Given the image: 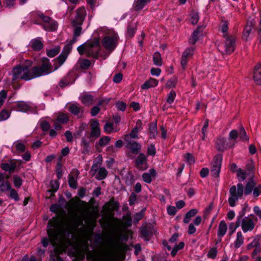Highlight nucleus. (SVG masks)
Returning <instances> with one entry per match:
<instances>
[{"mask_svg":"<svg viewBox=\"0 0 261 261\" xmlns=\"http://www.w3.org/2000/svg\"><path fill=\"white\" fill-rule=\"evenodd\" d=\"M125 142H126L125 147L130 151V152L135 155L139 154L142 147L139 143L134 140Z\"/></svg>","mask_w":261,"mask_h":261,"instance_id":"a211bd4d","label":"nucleus"},{"mask_svg":"<svg viewBox=\"0 0 261 261\" xmlns=\"http://www.w3.org/2000/svg\"><path fill=\"white\" fill-rule=\"evenodd\" d=\"M255 185L256 182L254 181L253 178H249L245 187L241 183H238L237 187L234 185L231 186L229 189L230 196L228 200L229 205L231 207H234L236 205V201L243 196V193L244 192V194L246 195L250 194Z\"/></svg>","mask_w":261,"mask_h":261,"instance_id":"7ed1b4c3","label":"nucleus"},{"mask_svg":"<svg viewBox=\"0 0 261 261\" xmlns=\"http://www.w3.org/2000/svg\"><path fill=\"white\" fill-rule=\"evenodd\" d=\"M60 51V47L58 46L53 48L50 49L47 51V55L50 57L53 58L56 56Z\"/></svg>","mask_w":261,"mask_h":261,"instance_id":"de8ad7c7","label":"nucleus"},{"mask_svg":"<svg viewBox=\"0 0 261 261\" xmlns=\"http://www.w3.org/2000/svg\"><path fill=\"white\" fill-rule=\"evenodd\" d=\"M11 115V112L6 110L3 109L0 112V121L7 120Z\"/></svg>","mask_w":261,"mask_h":261,"instance_id":"603ef678","label":"nucleus"},{"mask_svg":"<svg viewBox=\"0 0 261 261\" xmlns=\"http://www.w3.org/2000/svg\"><path fill=\"white\" fill-rule=\"evenodd\" d=\"M57 120L60 123L65 124L69 121V117L67 114L60 113L58 115Z\"/></svg>","mask_w":261,"mask_h":261,"instance_id":"49530a36","label":"nucleus"},{"mask_svg":"<svg viewBox=\"0 0 261 261\" xmlns=\"http://www.w3.org/2000/svg\"><path fill=\"white\" fill-rule=\"evenodd\" d=\"M142 122L141 120H138L136 122V126L133 128L131 132L127 134L124 135L123 139L124 141H128L132 140L131 139H138V133L139 128L141 127Z\"/></svg>","mask_w":261,"mask_h":261,"instance_id":"dca6fc26","label":"nucleus"},{"mask_svg":"<svg viewBox=\"0 0 261 261\" xmlns=\"http://www.w3.org/2000/svg\"><path fill=\"white\" fill-rule=\"evenodd\" d=\"M108 175V171L105 167H101L99 169L98 173L96 175V178L99 180L105 179Z\"/></svg>","mask_w":261,"mask_h":261,"instance_id":"a19ab883","label":"nucleus"},{"mask_svg":"<svg viewBox=\"0 0 261 261\" xmlns=\"http://www.w3.org/2000/svg\"><path fill=\"white\" fill-rule=\"evenodd\" d=\"M245 170L247 176L249 178H253L254 177L255 163L252 160L248 161L245 166Z\"/></svg>","mask_w":261,"mask_h":261,"instance_id":"b1692460","label":"nucleus"},{"mask_svg":"<svg viewBox=\"0 0 261 261\" xmlns=\"http://www.w3.org/2000/svg\"><path fill=\"white\" fill-rule=\"evenodd\" d=\"M140 236L145 240L148 241L150 231L147 225L142 226L140 228Z\"/></svg>","mask_w":261,"mask_h":261,"instance_id":"ea45409f","label":"nucleus"},{"mask_svg":"<svg viewBox=\"0 0 261 261\" xmlns=\"http://www.w3.org/2000/svg\"><path fill=\"white\" fill-rule=\"evenodd\" d=\"M1 167L3 170L8 171L10 173H11L15 170L16 165L15 162L5 163L2 164Z\"/></svg>","mask_w":261,"mask_h":261,"instance_id":"7c9ffc66","label":"nucleus"},{"mask_svg":"<svg viewBox=\"0 0 261 261\" xmlns=\"http://www.w3.org/2000/svg\"><path fill=\"white\" fill-rule=\"evenodd\" d=\"M47 233L50 239V243L54 247V254L56 256L66 252L67 248L71 245V241L69 237L70 232L67 235L65 229L61 225L60 220L57 217L50 219L47 223Z\"/></svg>","mask_w":261,"mask_h":261,"instance_id":"f257e3e1","label":"nucleus"},{"mask_svg":"<svg viewBox=\"0 0 261 261\" xmlns=\"http://www.w3.org/2000/svg\"><path fill=\"white\" fill-rule=\"evenodd\" d=\"M15 110L22 112H26L29 109V106L24 101H19L14 106Z\"/></svg>","mask_w":261,"mask_h":261,"instance_id":"473e14b6","label":"nucleus"},{"mask_svg":"<svg viewBox=\"0 0 261 261\" xmlns=\"http://www.w3.org/2000/svg\"><path fill=\"white\" fill-rule=\"evenodd\" d=\"M158 84V81L157 80L150 77L141 86V88L143 90H146L150 88L155 87Z\"/></svg>","mask_w":261,"mask_h":261,"instance_id":"c756f323","label":"nucleus"},{"mask_svg":"<svg viewBox=\"0 0 261 261\" xmlns=\"http://www.w3.org/2000/svg\"><path fill=\"white\" fill-rule=\"evenodd\" d=\"M223 156L222 154H216L212 162L211 169L212 175L215 177H218L221 170Z\"/></svg>","mask_w":261,"mask_h":261,"instance_id":"9b49d317","label":"nucleus"},{"mask_svg":"<svg viewBox=\"0 0 261 261\" xmlns=\"http://www.w3.org/2000/svg\"><path fill=\"white\" fill-rule=\"evenodd\" d=\"M90 141H88L85 138H83L81 141V146L83 147L82 153L88 154L89 153L90 147Z\"/></svg>","mask_w":261,"mask_h":261,"instance_id":"4c0bfd02","label":"nucleus"},{"mask_svg":"<svg viewBox=\"0 0 261 261\" xmlns=\"http://www.w3.org/2000/svg\"><path fill=\"white\" fill-rule=\"evenodd\" d=\"M77 63L80 68L83 70L88 69L91 64V61L86 59H80L79 60Z\"/></svg>","mask_w":261,"mask_h":261,"instance_id":"e433bc0d","label":"nucleus"},{"mask_svg":"<svg viewBox=\"0 0 261 261\" xmlns=\"http://www.w3.org/2000/svg\"><path fill=\"white\" fill-rule=\"evenodd\" d=\"M88 261H115V259L108 253L98 252L89 251L87 254Z\"/></svg>","mask_w":261,"mask_h":261,"instance_id":"0eeeda50","label":"nucleus"},{"mask_svg":"<svg viewBox=\"0 0 261 261\" xmlns=\"http://www.w3.org/2000/svg\"><path fill=\"white\" fill-rule=\"evenodd\" d=\"M59 182L58 180H51L50 182L51 189L47 190V192H56L59 188Z\"/></svg>","mask_w":261,"mask_h":261,"instance_id":"a18cd8bd","label":"nucleus"},{"mask_svg":"<svg viewBox=\"0 0 261 261\" xmlns=\"http://www.w3.org/2000/svg\"><path fill=\"white\" fill-rule=\"evenodd\" d=\"M111 141V138L109 136H103L100 138L99 141L95 143L96 148H98V146L104 147L108 145Z\"/></svg>","mask_w":261,"mask_h":261,"instance_id":"f704fd0d","label":"nucleus"},{"mask_svg":"<svg viewBox=\"0 0 261 261\" xmlns=\"http://www.w3.org/2000/svg\"><path fill=\"white\" fill-rule=\"evenodd\" d=\"M176 96V93L174 90H172L169 93L167 96V102L169 103H172Z\"/></svg>","mask_w":261,"mask_h":261,"instance_id":"338daca9","label":"nucleus"},{"mask_svg":"<svg viewBox=\"0 0 261 261\" xmlns=\"http://www.w3.org/2000/svg\"><path fill=\"white\" fill-rule=\"evenodd\" d=\"M110 242L113 250L117 253L125 251L127 249L126 245L120 242L119 238L117 234L111 237Z\"/></svg>","mask_w":261,"mask_h":261,"instance_id":"f8f14e48","label":"nucleus"},{"mask_svg":"<svg viewBox=\"0 0 261 261\" xmlns=\"http://www.w3.org/2000/svg\"><path fill=\"white\" fill-rule=\"evenodd\" d=\"M257 221V218L254 215L251 214L248 217H245L241 219V225L242 229L244 232L252 231Z\"/></svg>","mask_w":261,"mask_h":261,"instance_id":"1a4fd4ad","label":"nucleus"},{"mask_svg":"<svg viewBox=\"0 0 261 261\" xmlns=\"http://www.w3.org/2000/svg\"><path fill=\"white\" fill-rule=\"evenodd\" d=\"M223 37L225 39L224 43L219 45L218 49L222 54L230 55L235 50L237 37L228 34H223Z\"/></svg>","mask_w":261,"mask_h":261,"instance_id":"39448f33","label":"nucleus"},{"mask_svg":"<svg viewBox=\"0 0 261 261\" xmlns=\"http://www.w3.org/2000/svg\"><path fill=\"white\" fill-rule=\"evenodd\" d=\"M227 230V226L226 222L224 220L221 221L219 225L217 233L218 238L220 239V241H221L222 238L226 234Z\"/></svg>","mask_w":261,"mask_h":261,"instance_id":"c85d7f7f","label":"nucleus"},{"mask_svg":"<svg viewBox=\"0 0 261 261\" xmlns=\"http://www.w3.org/2000/svg\"><path fill=\"white\" fill-rule=\"evenodd\" d=\"M144 210H142L139 213H137L134 216V223L137 224L142 219L144 215Z\"/></svg>","mask_w":261,"mask_h":261,"instance_id":"6e6d98bb","label":"nucleus"},{"mask_svg":"<svg viewBox=\"0 0 261 261\" xmlns=\"http://www.w3.org/2000/svg\"><path fill=\"white\" fill-rule=\"evenodd\" d=\"M41 66H34L30 69L32 65L30 61H27L28 65L17 66L12 70V81L15 83L18 80L29 81L42 75L47 74L51 72V65L47 58H44Z\"/></svg>","mask_w":261,"mask_h":261,"instance_id":"f03ea898","label":"nucleus"},{"mask_svg":"<svg viewBox=\"0 0 261 261\" xmlns=\"http://www.w3.org/2000/svg\"><path fill=\"white\" fill-rule=\"evenodd\" d=\"M108 204L109 206L111 207L112 211H118L120 206V204L118 201H115L113 199H111Z\"/></svg>","mask_w":261,"mask_h":261,"instance_id":"09e8293b","label":"nucleus"},{"mask_svg":"<svg viewBox=\"0 0 261 261\" xmlns=\"http://www.w3.org/2000/svg\"><path fill=\"white\" fill-rule=\"evenodd\" d=\"M104 131L107 134H110L113 130V124L111 122H107L103 127Z\"/></svg>","mask_w":261,"mask_h":261,"instance_id":"e2e57ef3","label":"nucleus"},{"mask_svg":"<svg viewBox=\"0 0 261 261\" xmlns=\"http://www.w3.org/2000/svg\"><path fill=\"white\" fill-rule=\"evenodd\" d=\"M244 238L241 231H238L237 234V238L234 242V246L236 249L240 248L244 243Z\"/></svg>","mask_w":261,"mask_h":261,"instance_id":"c9c22d12","label":"nucleus"},{"mask_svg":"<svg viewBox=\"0 0 261 261\" xmlns=\"http://www.w3.org/2000/svg\"><path fill=\"white\" fill-rule=\"evenodd\" d=\"M151 0H136L134 3V8L136 11L142 10L147 4L149 3Z\"/></svg>","mask_w":261,"mask_h":261,"instance_id":"2f4dec72","label":"nucleus"},{"mask_svg":"<svg viewBox=\"0 0 261 261\" xmlns=\"http://www.w3.org/2000/svg\"><path fill=\"white\" fill-rule=\"evenodd\" d=\"M241 225V222L237 220L236 223L231 222L229 225V235H231Z\"/></svg>","mask_w":261,"mask_h":261,"instance_id":"3c124183","label":"nucleus"},{"mask_svg":"<svg viewBox=\"0 0 261 261\" xmlns=\"http://www.w3.org/2000/svg\"><path fill=\"white\" fill-rule=\"evenodd\" d=\"M247 207H248V204L246 203H245L244 205V207H243L242 211L241 212H240L239 215L237 217V220H238L241 222V219L244 218L243 217L246 213Z\"/></svg>","mask_w":261,"mask_h":261,"instance_id":"4d7b16f0","label":"nucleus"},{"mask_svg":"<svg viewBox=\"0 0 261 261\" xmlns=\"http://www.w3.org/2000/svg\"><path fill=\"white\" fill-rule=\"evenodd\" d=\"M150 138H155L157 135V126L156 124L150 123L149 126Z\"/></svg>","mask_w":261,"mask_h":261,"instance_id":"79ce46f5","label":"nucleus"},{"mask_svg":"<svg viewBox=\"0 0 261 261\" xmlns=\"http://www.w3.org/2000/svg\"><path fill=\"white\" fill-rule=\"evenodd\" d=\"M69 111L73 115L80 118L83 117L84 108L79 103L71 104L68 108Z\"/></svg>","mask_w":261,"mask_h":261,"instance_id":"aec40b11","label":"nucleus"},{"mask_svg":"<svg viewBox=\"0 0 261 261\" xmlns=\"http://www.w3.org/2000/svg\"><path fill=\"white\" fill-rule=\"evenodd\" d=\"M195 50L194 47H190L187 48L183 53L181 60L180 64L184 70L186 68L188 61L191 58L194 54Z\"/></svg>","mask_w":261,"mask_h":261,"instance_id":"2eb2a0df","label":"nucleus"},{"mask_svg":"<svg viewBox=\"0 0 261 261\" xmlns=\"http://www.w3.org/2000/svg\"><path fill=\"white\" fill-rule=\"evenodd\" d=\"M153 62L154 64L157 66H161L162 64V60L161 54L159 52H155L153 56Z\"/></svg>","mask_w":261,"mask_h":261,"instance_id":"c03bdc74","label":"nucleus"},{"mask_svg":"<svg viewBox=\"0 0 261 261\" xmlns=\"http://www.w3.org/2000/svg\"><path fill=\"white\" fill-rule=\"evenodd\" d=\"M239 135L240 138L243 141H248V137H247L246 131L243 126L240 127Z\"/></svg>","mask_w":261,"mask_h":261,"instance_id":"13d9d810","label":"nucleus"},{"mask_svg":"<svg viewBox=\"0 0 261 261\" xmlns=\"http://www.w3.org/2000/svg\"><path fill=\"white\" fill-rule=\"evenodd\" d=\"M198 213V210L196 208H192L188 211L184 218V223L187 224L189 223L191 218L194 217Z\"/></svg>","mask_w":261,"mask_h":261,"instance_id":"72a5a7b5","label":"nucleus"},{"mask_svg":"<svg viewBox=\"0 0 261 261\" xmlns=\"http://www.w3.org/2000/svg\"><path fill=\"white\" fill-rule=\"evenodd\" d=\"M136 24L132 22H130L128 24L127 26V35L130 37H132L134 36L136 31Z\"/></svg>","mask_w":261,"mask_h":261,"instance_id":"37998d69","label":"nucleus"},{"mask_svg":"<svg viewBox=\"0 0 261 261\" xmlns=\"http://www.w3.org/2000/svg\"><path fill=\"white\" fill-rule=\"evenodd\" d=\"M80 99L82 103L86 106L93 105L95 100L93 96L88 94H84L81 96Z\"/></svg>","mask_w":261,"mask_h":261,"instance_id":"bb28decb","label":"nucleus"},{"mask_svg":"<svg viewBox=\"0 0 261 261\" xmlns=\"http://www.w3.org/2000/svg\"><path fill=\"white\" fill-rule=\"evenodd\" d=\"M86 16V11L84 7H82L76 10L75 18L71 22L72 26L74 28L72 43H75L77 41V38L81 35L82 30L81 26Z\"/></svg>","mask_w":261,"mask_h":261,"instance_id":"20e7f679","label":"nucleus"},{"mask_svg":"<svg viewBox=\"0 0 261 261\" xmlns=\"http://www.w3.org/2000/svg\"><path fill=\"white\" fill-rule=\"evenodd\" d=\"M14 185L16 188H20L22 184L21 178L17 175L14 176Z\"/></svg>","mask_w":261,"mask_h":261,"instance_id":"69168bd1","label":"nucleus"},{"mask_svg":"<svg viewBox=\"0 0 261 261\" xmlns=\"http://www.w3.org/2000/svg\"><path fill=\"white\" fill-rule=\"evenodd\" d=\"M99 123L96 120L93 119L90 124L91 130L87 137L89 141L94 142L96 139L100 136L101 131L99 127Z\"/></svg>","mask_w":261,"mask_h":261,"instance_id":"9d476101","label":"nucleus"},{"mask_svg":"<svg viewBox=\"0 0 261 261\" xmlns=\"http://www.w3.org/2000/svg\"><path fill=\"white\" fill-rule=\"evenodd\" d=\"M83 225V219L76 217L72 219L67 224V229H65L66 231V234L67 235L68 231L70 232L77 229L79 226Z\"/></svg>","mask_w":261,"mask_h":261,"instance_id":"f3484780","label":"nucleus"},{"mask_svg":"<svg viewBox=\"0 0 261 261\" xmlns=\"http://www.w3.org/2000/svg\"><path fill=\"white\" fill-rule=\"evenodd\" d=\"M156 175V171L153 168H152L149 170L148 172L143 173L142 176L144 182L150 184L152 181V178H154Z\"/></svg>","mask_w":261,"mask_h":261,"instance_id":"a878e982","label":"nucleus"},{"mask_svg":"<svg viewBox=\"0 0 261 261\" xmlns=\"http://www.w3.org/2000/svg\"><path fill=\"white\" fill-rule=\"evenodd\" d=\"M237 174L238 179L240 181H244L247 176V173L242 170L241 168H239L237 170Z\"/></svg>","mask_w":261,"mask_h":261,"instance_id":"8fccbe9b","label":"nucleus"},{"mask_svg":"<svg viewBox=\"0 0 261 261\" xmlns=\"http://www.w3.org/2000/svg\"><path fill=\"white\" fill-rule=\"evenodd\" d=\"M253 80L257 85H261V64L258 63L253 70Z\"/></svg>","mask_w":261,"mask_h":261,"instance_id":"393cba45","label":"nucleus"},{"mask_svg":"<svg viewBox=\"0 0 261 261\" xmlns=\"http://www.w3.org/2000/svg\"><path fill=\"white\" fill-rule=\"evenodd\" d=\"M205 27L199 26L193 32L192 34V36L189 40V42L191 44L194 45L196 42L199 40V37L202 35V32L203 29Z\"/></svg>","mask_w":261,"mask_h":261,"instance_id":"4be33fe9","label":"nucleus"},{"mask_svg":"<svg viewBox=\"0 0 261 261\" xmlns=\"http://www.w3.org/2000/svg\"><path fill=\"white\" fill-rule=\"evenodd\" d=\"M147 153L148 155L154 156L156 153V149L153 144H149L147 146Z\"/></svg>","mask_w":261,"mask_h":261,"instance_id":"680f3d73","label":"nucleus"},{"mask_svg":"<svg viewBox=\"0 0 261 261\" xmlns=\"http://www.w3.org/2000/svg\"><path fill=\"white\" fill-rule=\"evenodd\" d=\"M58 25L56 21L51 20L49 22L43 24V28L47 31H54L57 28Z\"/></svg>","mask_w":261,"mask_h":261,"instance_id":"58836bf2","label":"nucleus"},{"mask_svg":"<svg viewBox=\"0 0 261 261\" xmlns=\"http://www.w3.org/2000/svg\"><path fill=\"white\" fill-rule=\"evenodd\" d=\"M261 194V185L255 186L253 190V195L254 197H257Z\"/></svg>","mask_w":261,"mask_h":261,"instance_id":"774afa93","label":"nucleus"},{"mask_svg":"<svg viewBox=\"0 0 261 261\" xmlns=\"http://www.w3.org/2000/svg\"><path fill=\"white\" fill-rule=\"evenodd\" d=\"M74 43H72V40H71L69 43L66 44L64 47L63 53L68 55L71 50L72 44Z\"/></svg>","mask_w":261,"mask_h":261,"instance_id":"0e129e2a","label":"nucleus"},{"mask_svg":"<svg viewBox=\"0 0 261 261\" xmlns=\"http://www.w3.org/2000/svg\"><path fill=\"white\" fill-rule=\"evenodd\" d=\"M226 139L223 137L218 138L216 141V147L219 151H224L227 148H232L234 145V142L232 143H226Z\"/></svg>","mask_w":261,"mask_h":261,"instance_id":"6ab92c4d","label":"nucleus"},{"mask_svg":"<svg viewBox=\"0 0 261 261\" xmlns=\"http://www.w3.org/2000/svg\"><path fill=\"white\" fill-rule=\"evenodd\" d=\"M255 23L253 21H247L246 25L244 29L242 35V39L245 41H247L248 38L250 35L253 28H254Z\"/></svg>","mask_w":261,"mask_h":261,"instance_id":"5701e85b","label":"nucleus"},{"mask_svg":"<svg viewBox=\"0 0 261 261\" xmlns=\"http://www.w3.org/2000/svg\"><path fill=\"white\" fill-rule=\"evenodd\" d=\"M135 167L140 170H145L148 168L147 156L140 153L135 160Z\"/></svg>","mask_w":261,"mask_h":261,"instance_id":"ddd939ff","label":"nucleus"},{"mask_svg":"<svg viewBox=\"0 0 261 261\" xmlns=\"http://www.w3.org/2000/svg\"><path fill=\"white\" fill-rule=\"evenodd\" d=\"M119 37L115 33H110L105 36L102 40L101 44L103 47L108 50L112 51L115 49L118 44Z\"/></svg>","mask_w":261,"mask_h":261,"instance_id":"423d86ee","label":"nucleus"},{"mask_svg":"<svg viewBox=\"0 0 261 261\" xmlns=\"http://www.w3.org/2000/svg\"><path fill=\"white\" fill-rule=\"evenodd\" d=\"M95 221L93 220H89L87 222L86 226L82 227L79 230L82 232L83 236L85 238L90 237L93 232V230L95 227Z\"/></svg>","mask_w":261,"mask_h":261,"instance_id":"4468645a","label":"nucleus"},{"mask_svg":"<svg viewBox=\"0 0 261 261\" xmlns=\"http://www.w3.org/2000/svg\"><path fill=\"white\" fill-rule=\"evenodd\" d=\"M79 175V171L77 170H73L69 175L68 184L70 188L76 189L77 187L76 178Z\"/></svg>","mask_w":261,"mask_h":261,"instance_id":"412c9836","label":"nucleus"},{"mask_svg":"<svg viewBox=\"0 0 261 261\" xmlns=\"http://www.w3.org/2000/svg\"><path fill=\"white\" fill-rule=\"evenodd\" d=\"M100 50V46L99 40L98 39H94L93 40L87 43L86 56L97 59Z\"/></svg>","mask_w":261,"mask_h":261,"instance_id":"6e6552de","label":"nucleus"},{"mask_svg":"<svg viewBox=\"0 0 261 261\" xmlns=\"http://www.w3.org/2000/svg\"><path fill=\"white\" fill-rule=\"evenodd\" d=\"M70 84V80L68 76H65L59 82V86L61 88H63Z\"/></svg>","mask_w":261,"mask_h":261,"instance_id":"bf43d9fd","label":"nucleus"},{"mask_svg":"<svg viewBox=\"0 0 261 261\" xmlns=\"http://www.w3.org/2000/svg\"><path fill=\"white\" fill-rule=\"evenodd\" d=\"M32 15L34 16L35 15L39 16V18H40V19L42 20L45 23V24L49 22V21L51 20L50 17L44 15L42 13H35Z\"/></svg>","mask_w":261,"mask_h":261,"instance_id":"864d4df0","label":"nucleus"},{"mask_svg":"<svg viewBox=\"0 0 261 261\" xmlns=\"http://www.w3.org/2000/svg\"><path fill=\"white\" fill-rule=\"evenodd\" d=\"M30 45L34 51H40L43 47V44L39 38L32 39L30 42Z\"/></svg>","mask_w":261,"mask_h":261,"instance_id":"cd10ccee","label":"nucleus"},{"mask_svg":"<svg viewBox=\"0 0 261 261\" xmlns=\"http://www.w3.org/2000/svg\"><path fill=\"white\" fill-rule=\"evenodd\" d=\"M11 188V185L8 181H3L0 185V191L1 192H5L7 190H9Z\"/></svg>","mask_w":261,"mask_h":261,"instance_id":"052dcab7","label":"nucleus"},{"mask_svg":"<svg viewBox=\"0 0 261 261\" xmlns=\"http://www.w3.org/2000/svg\"><path fill=\"white\" fill-rule=\"evenodd\" d=\"M259 245L258 242V239L256 238V236L254 237L253 240L252 242L247 245L246 248L247 250H250L253 248H255Z\"/></svg>","mask_w":261,"mask_h":261,"instance_id":"5fc2aeb1","label":"nucleus"}]
</instances>
